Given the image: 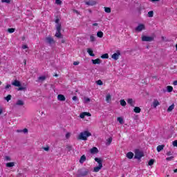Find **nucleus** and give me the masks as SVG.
Here are the masks:
<instances>
[{
  "label": "nucleus",
  "instance_id": "ea45409f",
  "mask_svg": "<svg viewBox=\"0 0 177 177\" xmlns=\"http://www.w3.org/2000/svg\"><path fill=\"white\" fill-rule=\"evenodd\" d=\"M66 149L68 150V151H71V150H73V146L67 145L66 146Z\"/></svg>",
  "mask_w": 177,
  "mask_h": 177
},
{
  "label": "nucleus",
  "instance_id": "a19ab883",
  "mask_svg": "<svg viewBox=\"0 0 177 177\" xmlns=\"http://www.w3.org/2000/svg\"><path fill=\"white\" fill-rule=\"evenodd\" d=\"M96 84L97 85H102L103 84V82L101 80H99L96 82Z\"/></svg>",
  "mask_w": 177,
  "mask_h": 177
},
{
  "label": "nucleus",
  "instance_id": "4c0bfd02",
  "mask_svg": "<svg viewBox=\"0 0 177 177\" xmlns=\"http://www.w3.org/2000/svg\"><path fill=\"white\" fill-rule=\"evenodd\" d=\"M12 99V95H8L6 97L5 100H7V102H9Z\"/></svg>",
  "mask_w": 177,
  "mask_h": 177
},
{
  "label": "nucleus",
  "instance_id": "052dcab7",
  "mask_svg": "<svg viewBox=\"0 0 177 177\" xmlns=\"http://www.w3.org/2000/svg\"><path fill=\"white\" fill-rule=\"evenodd\" d=\"M173 85H174V86L177 85V80L174 81Z\"/></svg>",
  "mask_w": 177,
  "mask_h": 177
},
{
  "label": "nucleus",
  "instance_id": "6e6d98bb",
  "mask_svg": "<svg viewBox=\"0 0 177 177\" xmlns=\"http://www.w3.org/2000/svg\"><path fill=\"white\" fill-rule=\"evenodd\" d=\"M70 136H71L70 133H67L66 134V139H68V138H70Z\"/></svg>",
  "mask_w": 177,
  "mask_h": 177
},
{
  "label": "nucleus",
  "instance_id": "412c9836",
  "mask_svg": "<svg viewBox=\"0 0 177 177\" xmlns=\"http://www.w3.org/2000/svg\"><path fill=\"white\" fill-rule=\"evenodd\" d=\"M102 168H103L102 166H97V167H95L94 169H93V172H99V171L100 169H102Z\"/></svg>",
  "mask_w": 177,
  "mask_h": 177
},
{
  "label": "nucleus",
  "instance_id": "e433bc0d",
  "mask_svg": "<svg viewBox=\"0 0 177 177\" xmlns=\"http://www.w3.org/2000/svg\"><path fill=\"white\" fill-rule=\"evenodd\" d=\"M15 30V29L13 28H8V32H10V34H12V32H14Z\"/></svg>",
  "mask_w": 177,
  "mask_h": 177
},
{
  "label": "nucleus",
  "instance_id": "a211bd4d",
  "mask_svg": "<svg viewBox=\"0 0 177 177\" xmlns=\"http://www.w3.org/2000/svg\"><path fill=\"white\" fill-rule=\"evenodd\" d=\"M127 158H129V160H132V158H133V153H132L131 151L128 152L127 153Z\"/></svg>",
  "mask_w": 177,
  "mask_h": 177
},
{
  "label": "nucleus",
  "instance_id": "5fc2aeb1",
  "mask_svg": "<svg viewBox=\"0 0 177 177\" xmlns=\"http://www.w3.org/2000/svg\"><path fill=\"white\" fill-rule=\"evenodd\" d=\"M80 64V62H73V66H78Z\"/></svg>",
  "mask_w": 177,
  "mask_h": 177
},
{
  "label": "nucleus",
  "instance_id": "c85d7f7f",
  "mask_svg": "<svg viewBox=\"0 0 177 177\" xmlns=\"http://www.w3.org/2000/svg\"><path fill=\"white\" fill-rule=\"evenodd\" d=\"M16 104H17V106H24V102L23 100H19L17 102Z\"/></svg>",
  "mask_w": 177,
  "mask_h": 177
},
{
  "label": "nucleus",
  "instance_id": "f3484780",
  "mask_svg": "<svg viewBox=\"0 0 177 177\" xmlns=\"http://www.w3.org/2000/svg\"><path fill=\"white\" fill-rule=\"evenodd\" d=\"M86 161V156L85 155H83L80 157V164H84Z\"/></svg>",
  "mask_w": 177,
  "mask_h": 177
},
{
  "label": "nucleus",
  "instance_id": "2f4dec72",
  "mask_svg": "<svg viewBox=\"0 0 177 177\" xmlns=\"http://www.w3.org/2000/svg\"><path fill=\"white\" fill-rule=\"evenodd\" d=\"M106 145H111V142H113V138L110 137L106 140Z\"/></svg>",
  "mask_w": 177,
  "mask_h": 177
},
{
  "label": "nucleus",
  "instance_id": "58836bf2",
  "mask_svg": "<svg viewBox=\"0 0 177 177\" xmlns=\"http://www.w3.org/2000/svg\"><path fill=\"white\" fill-rule=\"evenodd\" d=\"M45 80H46V76H40V77H39V81H45Z\"/></svg>",
  "mask_w": 177,
  "mask_h": 177
},
{
  "label": "nucleus",
  "instance_id": "6ab92c4d",
  "mask_svg": "<svg viewBox=\"0 0 177 177\" xmlns=\"http://www.w3.org/2000/svg\"><path fill=\"white\" fill-rule=\"evenodd\" d=\"M175 109V104H172L171 105H170L168 109H167V112L168 113H171V111H172V110H174Z\"/></svg>",
  "mask_w": 177,
  "mask_h": 177
},
{
  "label": "nucleus",
  "instance_id": "bf43d9fd",
  "mask_svg": "<svg viewBox=\"0 0 177 177\" xmlns=\"http://www.w3.org/2000/svg\"><path fill=\"white\" fill-rule=\"evenodd\" d=\"M167 156H172V152L171 151L167 152Z\"/></svg>",
  "mask_w": 177,
  "mask_h": 177
},
{
  "label": "nucleus",
  "instance_id": "aec40b11",
  "mask_svg": "<svg viewBox=\"0 0 177 177\" xmlns=\"http://www.w3.org/2000/svg\"><path fill=\"white\" fill-rule=\"evenodd\" d=\"M87 53H88V55H90L92 57H95V53H93V50H92V48H88Z\"/></svg>",
  "mask_w": 177,
  "mask_h": 177
},
{
  "label": "nucleus",
  "instance_id": "473e14b6",
  "mask_svg": "<svg viewBox=\"0 0 177 177\" xmlns=\"http://www.w3.org/2000/svg\"><path fill=\"white\" fill-rule=\"evenodd\" d=\"M101 59H109V54L105 53L101 56Z\"/></svg>",
  "mask_w": 177,
  "mask_h": 177
},
{
  "label": "nucleus",
  "instance_id": "f8f14e48",
  "mask_svg": "<svg viewBox=\"0 0 177 177\" xmlns=\"http://www.w3.org/2000/svg\"><path fill=\"white\" fill-rule=\"evenodd\" d=\"M57 100H59L60 102H64L66 100V97H64V95L59 94L57 95Z\"/></svg>",
  "mask_w": 177,
  "mask_h": 177
},
{
  "label": "nucleus",
  "instance_id": "0e129e2a",
  "mask_svg": "<svg viewBox=\"0 0 177 177\" xmlns=\"http://www.w3.org/2000/svg\"><path fill=\"white\" fill-rule=\"evenodd\" d=\"M2 113H3V110L2 109H0V115L1 114H2Z\"/></svg>",
  "mask_w": 177,
  "mask_h": 177
},
{
  "label": "nucleus",
  "instance_id": "bb28decb",
  "mask_svg": "<svg viewBox=\"0 0 177 177\" xmlns=\"http://www.w3.org/2000/svg\"><path fill=\"white\" fill-rule=\"evenodd\" d=\"M103 35H104V33L102 31H98L97 32V37H98V38H103Z\"/></svg>",
  "mask_w": 177,
  "mask_h": 177
},
{
  "label": "nucleus",
  "instance_id": "6e6552de",
  "mask_svg": "<svg viewBox=\"0 0 177 177\" xmlns=\"http://www.w3.org/2000/svg\"><path fill=\"white\" fill-rule=\"evenodd\" d=\"M120 55L121 53H120V50H118L117 53H115L111 55V57L113 59V60H118V59H120Z\"/></svg>",
  "mask_w": 177,
  "mask_h": 177
},
{
  "label": "nucleus",
  "instance_id": "09e8293b",
  "mask_svg": "<svg viewBox=\"0 0 177 177\" xmlns=\"http://www.w3.org/2000/svg\"><path fill=\"white\" fill-rule=\"evenodd\" d=\"M173 146H174V147H177V140H174V141L173 142Z\"/></svg>",
  "mask_w": 177,
  "mask_h": 177
},
{
  "label": "nucleus",
  "instance_id": "7ed1b4c3",
  "mask_svg": "<svg viewBox=\"0 0 177 177\" xmlns=\"http://www.w3.org/2000/svg\"><path fill=\"white\" fill-rule=\"evenodd\" d=\"M89 175V169L86 168L79 169L77 170V177H85Z\"/></svg>",
  "mask_w": 177,
  "mask_h": 177
},
{
  "label": "nucleus",
  "instance_id": "864d4df0",
  "mask_svg": "<svg viewBox=\"0 0 177 177\" xmlns=\"http://www.w3.org/2000/svg\"><path fill=\"white\" fill-rule=\"evenodd\" d=\"M22 49H28V46L27 45H23Z\"/></svg>",
  "mask_w": 177,
  "mask_h": 177
},
{
  "label": "nucleus",
  "instance_id": "a18cd8bd",
  "mask_svg": "<svg viewBox=\"0 0 177 177\" xmlns=\"http://www.w3.org/2000/svg\"><path fill=\"white\" fill-rule=\"evenodd\" d=\"M55 3L57 5H62V1L61 0H55Z\"/></svg>",
  "mask_w": 177,
  "mask_h": 177
},
{
  "label": "nucleus",
  "instance_id": "4d7b16f0",
  "mask_svg": "<svg viewBox=\"0 0 177 177\" xmlns=\"http://www.w3.org/2000/svg\"><path fill=\"white\" fill-rule=\"evenodd\" d=\"M44 150H45V151H49V147H44Z\"/></svg>",
  "mask_w": 177,
  "mask_h": 177
},
{
  "label": "nucleus",
  "instance_id": "c03bdc74",
  "mask_svg": "<svg viewBox=\"0 0 177 177\" xmlns=\"http://www.w3.org/2000/svg\"><path fill=\"white\" fill-rule=\"evenodd\" d=\"M1 2L6 3H10V0H1Z\"/></svg>",
  "mask_w": 177,
  "mask_h": 177
},
{
  "label": "nucleus",
  "instance_id": "dca6fc26",
  "mask_svg": "<svg viewBox=\"0 0 177 177\" xmlns=\"http://www.w3.org/2000/svg\"><path fill=\"white\" fill-rule=\"evenodd\" d=\"M164 147H165V145H158L156 148V150L158 153H160V151H162V150H164Z\"/></svg>",
  "mask_w": 177,
  "mask_h": 177
},
{
  "label": "nucleus",
  "instance_id": "8fccbe9b",
  "mask_svg": "<svg viewBox=\"0 0 177 177\" xmlns=\"http://www.w3.org/2000/svg\"><path fill=\"white\" fill-rule=\"evenodd\" d=\"M72 99L74 102H77V100H78V97L77 96H73Z\"/></svg>",
  "mask_w": 177,
  "mask_h": 177
},
{
  "label": "nucleus",
  "instance_id": "393cba45",
  "mask_svg": "<svg viewBox=\"0 0 177 177\" xmlns=\"http://www.w3.org/2000/svg\"><path fill=\"white\" fill-rule=\"evenodd\" d=\"M128 104H130V106H133V100L132 98H129L127 100Z\"/></svg>",
  "mask_w": 177,
  "mask_h": 177
},
{
  "label": "nucleus",
  "instance_id": "f704fd0d",
  "mask_svg": "<svg viewBox=\"0 0 177 177\" xmlns=\"http://www.w3.org/2000/svg\"><path fill=\"white\" fill-rule=\"evenodd\" d=\"M154 164V159H151L149 160L148 165L151 167V165H153Z\"/></svg>",
  "mask_w": 177,
  "mask_h": 177
},
{
  "label": "nucleus",
  "instance_id": "680f3d73",
  "mask_svg": "<svg viewBox=\"0 0 177 177\" xmlns=\"http://www.w3.org/2000/svg\"><path fill=\"white\" fill-rule=\"evenodd\" d=\"M99 24H97V23H94V24H93V26H94V27H97V26H98Z\"/></svg>",
  "mask_w": 177,
  "mask_h": 177
},
{
  "label": "nucleus",
  "instance_id": "f03ea898",
  "mask_svg": "<svg viewBox=\"0 0 177 177\" xmlns=\"http://www.w3.org/2000/svg\"><path fill=\"white\" fill-rule=\"evenodd\" d=\"M89 136H92V133H91V132L88 131H84L81 132L78 137H77V140H88V138H89Z\"/></svg>",
  "mask_w": 177,
  "mask_h": 177
},
{
  "label": "nucleus",
  "instance_id": "37998d69",
  "mask_svg": "<svg viewBox=\"0 0 177 177\" xmlns=\"http://www.w3.org/2000/svg\"><path fill=\"white\" fill-rule=\"evenodd\" d=\"M171 160H174V156H170L166 158L167 161H171Z\"/></svg>",
  "mask_w": 177,
  "mask_h": 177
},
{
  "label": "nucleus",
  "instance_id": "cd10ccee",
  "mask_svg": "<svg viewBox=\"0 0 177 177\" xmlns=\"http://www.w3.org/2000/svg\"><path fill=\"white\" fill-rule=\"evenodd\" d=\"M167 92H169V93H171V92H172V91H174V87H172L171 86H167Z\"/></svg>",
  "mask_w": 177,
  "mask_h": 177
},
{
  "label": "nucleus",
  "instance_id": "b1692460",
  "mask_svg": "<svg viewBox=\"0 0 177 177\" xmlns=\"http://www.w3.org/2000/svg\"><path fill=\"white\" fill-rule=\"evenodd\" d=\"M95 41H96V37H95V35H91L90 42H95Z\"/></svg>",
  "mask_w": 177,
  "mask_h": 177
},
{
  "label": "nucleus",
  "instance_id": "1a4fd4ad",
  "mask_svg": "<svg viewBox=\"0 0 177 177\" xmlns=\"http://www.w3.org/2000/svg\"><path fill=\"white\" fill-rule=\"evenodd\" d=\"M143 157V153L140 151H136L134 156V158H136L137 160H140Z\"/></svg>",
  "mask_w": 177,
  "mask_h": 177
},
{
  "label": "nucleus",
  "instance_id": "72a5a7b5",
  "mask_svg": "<svg viewBox=\"0 0 177 177\" xmlns=\"http://www.w3.org/2000/svg\"><path fill=\"white\" fill-rule=\"evenodd\" d=\"M117 120L120 124H124V119H122V118L118 117Z\"/></svg>",
  "mask_w": 177,
  "mask_h": 177
},
{
  "label": "nucleus",
  "instance_id": "a878e982",
  "mask_svg": "<svg viewBox=\"0 0 177 177\" xmlns=\"http://www.w3.org/2000/svg\"><path fill=\"white\" fill-rule=\"evenodd\" d=\"M104 9L106 13H111V8L110 7H104Z\"/></svg>",
  "mask_w": 177,
  "mask_h": 177
},
{
  "label": "nucleus",
  "instance_id": "5701e85b",
  "mask_svg": "<svg viewBox=\"0 0 177 177\" xmlns=\"http://www.w3.org/2000/svg\"><path fill=\"white\" fill-rule=\"evenodd\" d=\"M133 111H134V113H140V111H142V109L138 106H136V107H134Z\"/></svg>",
  "mask_w": 177,
  "mask_h": 177
},
{
  "label": "nucleus",
  "instance_id": "39448f33",
  "mask_svg": "<svg viewBox=\"0 0 177 177\" xmlns=\"http://www.w3.org/2000/svg\"><path fill=\"white\" fill-rule=\"evenodd\" d=\"M46 44H48V45H53L55 44V39L52 37V36H48L45 38Z\"/></svg>",
  "mask_w": 177,
  "mask_h": 177
},
{
  "label": "nucleus",
  "instance_id": "0eeeda50",
  "mask_svg": "<svg viewBox=\"0 0 177 177\" xmlns=\"http://www.w3.org/2000/svg\"><path fill=\"white\" fill-rule=\"evenodd\" d=\"M143 30H146V26L145 24H140L136 28V31L138 32H140V31H143Z\"/></svg>",
  "mask_w": 177,
  "mask_h": 177
},
{
  "label": "nucleus",
  "instance_id": "c756f323",
  "mask_svg": "<svg viewBox=\"0 0 177 177\" xmlns=\"http://www.w3.org/2000/svg\"><path fill=\"white\" fill-rule=\"evenodd\" d=\"M110 100H111V95L110 94H108L106 97V102H107V103H109Z\"/></svg>",
  "mask_w": 177,
  "mask_h": 177
},
{
  "label": "nucleus",
  "instance_id": "338daca9",
  "mask_svg": "<svg viewBox=\"0 0 177 177\" xmlns=\"http://www.w3.org/2000/svg\"><path fill=\"white\" fill-rule=\"evenodd\" d=\"M161 39H162V41H165V37L162 36Z\"/></svg>",
  "mask_w": 177,
  "mask_h": 177
},
{
  "label": "nucleus",
  "instance_id": "774afa93",
  "mask_svg": "<svg viewBox=\"0 0 177 177\" xmlns=\"http://www.w3.org/2000/svg\"><path fill=\"white\" fill-rule=\"evenodd\" d=\"M24 65L26 66V64H27V60L24 59Z\"/></svg>",
  "mask_w": 177,
  "mask_h": 177
},
{
  "label": "nucleus",
  "instance_id": "e2e57ef3",
  "mask_svg": "<svg viewBox=\"0 0 177 177\" xmlns=\"http://www.w3.org/2000/svg\"><path fill=\"white\" fill-rule=\"evenodd\" d=\"M65 43H66V40L64 39L61 40V44H65Z\"/></svg>",
  "mask_w": 177,
  "mask_h": 177
},
{
  "label": "nucleus",
  "instance_id": "4468645a",
  "mask_svg": "<svg viewBox=\"0 0 177 177\" xmlns=\"http://www.w3.org/2000/svg\"><path fill=\"white\" fill-rule=\"evenodd\" d=\"M93 64H100L102 63V60L100 59L97 58L95 59H92Z\"/></svg>",
  "mask_w": 177,
  "mask_h": 177
},
{
  "label": "nucleus",
  "instance_id": "2eb2a0df",
  "mask_svg": "<svg viewBox=\"0 0 177 177\" xmlns=\"http://www.w3.org/2000/svg\"><path fill=\"white\" fill-rule=\"evenodd\" d=\"M157 106H160V102H158V100H154L153 102V106L154 109H156Z\"/></svg>",
  "mask_w": 177,
  "mask_h": 177
},
{
  "label": "nucleus",
  "instance_id": "49530a36",
  "mask_svg": "<svg viewBox=\"0 0 177 177\" xmlns=\"http://www.w3.org/2000/svg\"><path fill=\"white\" fill-rule=\"evenodd\" d=\"M84 102L85 103H88V102H91V99L88 97H85L84 98Z\"/></svg>",
  "mask_w": 177,
  "mask_h": 177
},
{
  "label": "nucleus",
  "instance_id": "20e7f679",
  "mask_svg": "<svg viewBox=\"0 0 177 177\" xmlns=\"http://www.w3.org/2000/svg\"><path fill=\"white\" fill-rule=\"evenodd\" d=\"M12 85L14 86L18 87V91H24L26 88L21 86V83H20V81L15 80L14 82H12Z\"/></svg>",
  "mask_w": 177,
  "mask_h": 177
},
{
  "label": "nucleus",
  "instance_id": "69168bd1",
  "mask_svg": "<svg viewBox=\"0 0 177 177\" xmlns=\"http://www.w3.org/2000/svg\"><path fill=\"white\" fill-rule=\"evenodd\" d=\"M21 39L22 41H26V37L25 36L22 37Z\"/></svg>",
  "mask_w": 177,
  "mask_h": 177
},
{
  "label": "nucleus",
  "instance_id": "ddd939ff",
  "mask_svg": "<svg viewBox=\"0 0 177 177\" xmlns=\"http://www.w3.org/2000/svg\"><path fill=\"white\" fill-rule=\"evenodd\" d=\"M91 154H96V153H99V149H97V148L96 147H93L91 149Z\"/></svg>",
  "mask_w": 177,
  "mask_h": 177
},
{
  "label": "nucleus",
  "instance_id": "9b49d317",
  "mask_svg": "<svg viewBox=\"0 0 177 177\" xmlns=\"http://www.w3.org/2000/svg\"><path fill=\"white\" fill-rule=\"evenodd\" d=\"M95 161L97 162L98 166L103 167V160L100 158H95Z\"/></svg>",
  "mask_w": 177,
  "mask_h": 177
},
{
  "label": "nucleus",
  "instance_id": "4be33fe9",
  "mask_svg": "<svg viewBox=\"0 0 177 177\" xmlns=\"http://www.w3.org/2000/svg\"><path fill=\"white\" fill-rule=\"evenodd\" d=\"M6 167H7L8 168H12V167H15V162H8L6 163Z\"/></svg>",
  "mask_w": 177,
  "mask_h": 177
},
{
  "label": "nucleus",
  "instance_id": "603ef678",
  "mask_svg": "<svg viewBox=\"0 0 177 177\" xmlns=\"http://www.w3.org/2000/svg\"><path fill=\"white\" fill-rule=\"evenodd\" d=\"M5 160H6V161H10V158L9 157V156H6L5 157Z\"/></svg>",
  "mask_w": 177,
  "mask_h": 177
},
{
  "label": "nucleus",
  "instance_id": "423d86ee",
  "mask_svg": "<svg viewBox=\"0 0 177 177\" xmlns=\"http://www.w3.org/2000/svg\"><path fill=\"white\" fill-rule=\"evenodd\" d=\"M142 42H151V41H154V37L149 36H142Z\"/></svg>",
  "mask_w": 177,
  "mask_h": 177
},
{
  "label": "nucleus",
  "instance_id": "79ce46f5",
  "mask_svg": "<svg viewBox=\"0 0 177 177\" xmlns=\"http://www.w3.org/2000/svg\"><path fill=\"white\" fill-rule=\"evenodd\" d=\"M85 116H86L85 112H83V113H80V118H82V119L85 118Z\"/></svg>",
  "mask_w": 177,
  "mask_h": 177
},
{
  "label": "nucleus",
  "instance_id": "f257e3e1",
  "mask_svg": "<svg viewBox=\"0 0 177 177\" xmlns=\"http://www.w3.org/2000/svg\"><path fill=\"white\" fill-rule=\"evenodd\" d=\"M55 28H56V33L55 37L57 38H62V24L60 23V19L57 18L55 20Z\"/></svg>",
  "mask_w": 177,
  "mask_h": 177
},
{
  "label": "nucleus",
  "instance_id": "de8ad7c7",
  "mask_svg": "<svg viewBox=\"0 0 177 177\" xmlns=\"http://www.w3.org/2000/svg\"><path fill=\"white\" fill-rule=\"evenodd\" d=\"M84 114L86 116L87 115V117H91L92 115V114H91L89 112H84Z\"/></svg>",
  "mask_w": 177,
  "mask_h": 177
},
{
  "label": "nucleus",
  "instance_id": "c9c22d12",
  "mask_svg": "<svg viewBox=\"0 0 177 177\" xmlns=\"http://www.w3.org/2000/svg\"><path fill=\"white\" fill-rule=\"evenodd\" d=\"M153 15H154V12H153V11H149V12H148V17H153Z\"/></svg>",
  "mask_w": 177,
  "mask_h": 177
},
{
  "label": "nucleus",
  "instance_id": "9d476101",
  "mask_svg": "<svg viewBox=\"0 0 177 177\" xmlns=\"http://www.w3.org/2000/svg\"><path fill=\"white\" fill-rule=\"evenodd\" d=\"M85 3L88 5V6H95L97 2L95 0H89L88 1H86Z\"/></svg>",
  "mask_w": 177,
  "mask_h": 177
},
{
  "label": "nucleus",
  "instance_id": "13d9d810",
  "mask_svg": "<svg viewBox=\"0 0 177 177\" xmlns=\"http://www.w3.org/2000/svg\"><path fill=\"white\" fill-rule=\"evenodd\" d=\"M22 131H24V133H27V132H28V129H24Z\"/></svg>",
  "mask_w": 177,
  "mask_h": 177
},
{
  "label": "nucleus",
  "instance_id": "3c124183",
  "mask_svg": "<svg viewBox=\"0 0 177 177\" xmlns=\"http://www.w3.org/2000/svg\"><path fill=\"white\" fill-rule=\"evenodd\" d=\"M11 85L10 84H7L6 86H5V89H9V88H11Z\"/></svg>",
  "mask_w": 177,
  "mask_h": 177
},
{
  "label": "nucleus",
  "instance_id": "7c9ffc66",
  "mask_svg": "<svg viewBox=\"0 0 177 177\" xmlns=\"http://www.w3.org/2000/svg\"><path fill=\"white\" fill-rule=\"evenodd\" d=\"M120 104L123 107H125V106H127V102H125V100H120Z\"/></svg>",
  "mask_w": 177,
  "mask_h": 177
}]
</instances>
